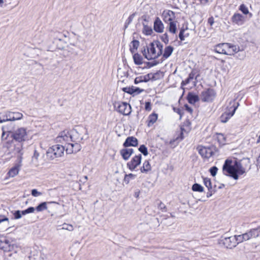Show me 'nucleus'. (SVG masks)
Instances as JSON below:
<instances>
[{
    "instance_id": "obj_1",
    "label": "nucleus",
    "mask_w": 260,
    "mask_h": 260,
    "mask_svg": "<svg viewBox=\"0 0 260 260\" xmlns=\"http://www.w3.org/2000/svg\"><path fill=\"white\" fill-rule=\"evenodd\" d=\"M2 140L4 141V147L9 153H14L21 156L23 144L28 141L29 138V132L26 128L19 127L12 132H5V127H2Z\"/></svg>"
},
{
    "instance_id": "obj_2",
    "label": "nucleus",
    "mask_w": 260,
    "mask_h": 260,
    "mask_svg": "<svg viewBox=\"0 0 260 260\" xmlns=\"http://www.w3.org/2000/svg\"><path fill=\"white\" fill-rule=\"evenodd\" d=\"M163 45L158 41L150 43L143 52V55L148 60L155 59L161 55Z\"/></svg>"
},
{
    "instance_id": "obj_3",
    "label": "nucleus",
    "mask_w": 260,
    "mask_h": 260,
    "mask_svg": "<svg viewBox=\"0 0 260 260\" xmlns=\"http://www.w3.org/2000/svg\"><path fill=\"white\" fill-rule=\"evenodd\" d=\"M161 17L164 22L168 24L167 28L168 31L175 34L177 32V23L175 13L170 10H165L161 14Z\"/></svg>"
},
{
    "instance_id": "obj_4",
    "label": "nucleus",
    "mask_w": 260,
    "mask_h": 260,
    "mask_svg": "<svg viewBox=\"0 0 260 260\" xmlns=\"http://www.w3.org/2000/svg\"><path fill=\"white\" fill-rule=\"evenodd\" d=\"M214 51L219 54L233 55L239 51V47L230 43H223L214 46Z\"/></svg>"
},
{
    "instance_id": "obj_5",
    "label": "nucleus",
    "mask_w": 260,
    "mask_h": 260,
    "mask_svg": "<svg viewBox=\"0 0 260 260\" xmlns=\"http://www.w3.org/2000/svg\"><path fill=\"white\" fill-rule=\"evenodd\" d=\"M191 123L189 120L187 118L180 125V131L177 132L175 134V139L173 141H171L172 143L175 141L180 142L184 138V134H187L191 129Z\"/></svg>"
},
{
    "instance_id": "obj_6",
    "label": "nucleus",
    "mask_w": 260,
    "mask_h": 260,
    "mask_svg": "<svg viewBox=\"0 0 260 260\" xmlns=\"http://www.w3.org/2000/svg\"><path fill=\"white\" fill-rule=\"evenodd\" d=\"M260 235V226L256 228L250 229L247 232L242 234L237 235L236 241L238 242H242L244 241H247L250 239L256 238Z\"/></svg>"
},
{
    "instance_id": "obj_7",
    "label": "nucleus",
    "mask_w": 260,
    "mask_h": 260,
    "mask_svg": "<svg viewBox=\"0 0 260 260\" xmlns=\"http://www.w3.org/2000/svg\"><path fill=\"white\" fill-rule=\"evenodd\" d=\"M216 92L215 90L211 88H207L203 90L200 95L202 101L204 102H211L215 98Z\"/></svg>"
},
{
    "instance_id": "obj_8",
    "label": "nucleus",
    "mask_w": 260,
    "mask_h": 260,
    "mask_svg": "<svg viewBox=\"0 0 260 260\" xmlns=\"http://www.w3.org/2000/svg\"><path fill=\"white\" fill-rule=\"evenodd\" d=\"M232 161L226 159L223 166V171L226 172L234 179H238V175L237 174L236 168L235 166L232 165Z\"/></svg>"
},
{
    "instance_id": "obj_9",
    "label": "nucleus",
    "mask_w": 260,
    "mask_h": 260,
    "mask_svg": "<svg viewBox=\"0 0 260 260\" xmlns=\"http://www.w3.org/2000/svg\"><path fill=\"white\" fill-rule=\"evenodd\" d=\"M239 106V103L236 99H231L228 101L224 105V112H228L234 115L235 112Z\"/></svg>"
},
{
    "instance_id": "obj_10",
    "label": "nucleus",
    "mask_w": 260,
    "mask_h": 260,
    "mask_svg": "<svg viewBox=\"0 0 260 260\" xmlns=\"http://www.w3.org/2000/svg\"><path fill=\"white\" fill-rule=\"evenodd\" d=\"M56 142L67 144L73 142L72 136L68 130L65 129L61 132L56 138Z\"/></svg>"
},
{
    "instance_id": "obj_11",
    "label": "nucleus",
    "mask_w": 260,
    "mask_h": 260,
    "mask_svg": "<svg viewBox=\"0 0 260 260\" xmlns=\"http://www.w3.org/2000/svg\"><path fill=\"white\" fill-rule=\"evenodd\" d=\"M142 155L141 154L136 155L127 163V168L131 171L135 170L140 165Z\"/></svg>"
},
{
    "instance_id": "obj_12",
    "label": "nucleus",
    "mask_w": 260,
    "mask_h": 260,
    "mask_svg": "<svg viewBox=\"0 0 260 260\" xmlns=\"http://www.w3.org/2000/svg\"><path fill=\"white\" fill-rule=\"evenodd\" d=\"M117 111L123 115H129L132 112L131 106L126 102L118 103Z\"/></svg>"
},
{
    "instance_id": "obj_13",
    "label": "nucleus",
    "mask_w": 260,
    "mask_h": 260,
    "mask_svg": "<svg viewBox=\"0 0 260 260\" xmlns=\"http://www.w3.org/2000/svg\"><path fill=\"white\" fill-rule=\"evenodd\" d=\"M197 150L203 158H209L214 154L212 148L210 147L199 146L197 147Z\"/></svg>"
},
{
    "instance_id": "obj_14",
    "label": "nucleus",
    "mask_w": 260,
    "mask_h": 260,
    "mask_svg": "<svg viewBox=\"0 0 260 260\" xmlns=\"http://www.w3.org/2000/svg\"><path fill=\"white\" fill-rule=\"evenodd\" d=\"M64 146L61 145H54L50 148V152L53 154L52 156L54 157H61L64 153Z\"/></svg>"
},
{
    "instance_id": "obj_15",
    "label": "nucleus",
    "mask_w": 260,
    "mask_h": 260,
    "mask_svg": "<svg viewBox=\"0 0 260 260\" xmlns=\"http://www.w3.org/2000/svg\"><path fill=\"white\" fill-rule=\"evenodd\" d=\"M12 248L9 239L6 236H0V249L5 251H10Z\"/></svg>"
},
{
    "instance_id": "obj_16",
    "label": "nucleus",
    "mask_w": 260,
    "mask_h": 260,
    "mask_svg": "<svg viewBox=\"0 0 260 260\" xmlns=\"http://www.w3.org/2000/svg\"><path fill=\"white\" fill-rule=\"evenodd\" d=\"M158 118V114L155 112H152L149 114L146 121V124L147 127H150L153 126L157 122Z\"/></svg>"
},
{
    "instance_id": "obj_17",
    "label": "nucleus",
    "mask_w": 260,
    "mask_h": 260,
    "mask_svg": "<svg viewBox=\"0 0 260 260\" xmlns=\"http://www.w3.org/2000/svg\"><path fill=\"white\" fill-rule=\"evenodd\" d=\"M65 145L64 147H66V152L69 154L76 153L80 149V145L77 143L73 144L71 142H69L67 143Z\"/></svg>"
},
{
    "instance_id": "obj_18",
    "label": "nucleus",
    "mask_w": 260,
    "mask_h": 260,
    "mask_svg": "<svg viewBox=\"0 0 260 260\" xmlns=\"http://www.w3.org/2000/svg\"><path fill=\"white\" fill-rule=\"evenodd\" d=\"M139 142L137 138L134 136H129L126 138L123 144V147H137Z\"/></svg>"
},
{
    "instance_id": "obj_19",
    "label": "nucleus",
    "mask_w": 260,
    "mask_h": 260,
    "mask_svg": "<svg viewBox=\"0 0 260 260\" xmlns=\"http://www.w3.org/2000/svg\"><path fill=\"white\" fill-rule=\"evenodd\" d=\"M213 138L219 146H222L226 143V137L224 134L216 133Z\"/></svg>"
},
{
    "instance_id": "obj_20",
    "label": "nucleus",
    "mask_w": 260,
    "mask_h": 260,
    "mask_svg": "<svg viewBox=\"0 0 260 260\" xmlns=\"http://www.w3.org/2000/svg\"><path fill=\"white\" fill-rule=\"evenodd\" d=\"M119 153L123 159L127 160L134 153V149L128 147H123L120 150Z\"/></svg>"
},
{
    "instance_id": "obj_21",
    "label": "nucleus",
    "mask_w": 260,
    "mask_h": 260,
    "mask_svg": "<svg viewBox=\"0 0 260 260\" xmlns=\"http://www.w3.org/2000/svg\"><path fill=\"white\" fill-rule=\"evenodd\" d=\"M23 114L19 112L9 111L6 114V120L9 121L18 120L22 119Z\"/></svg>"
},
{
    "instance_id": "obj_22",
    "label": "nucleus",
    "mask_w": 260,
    "mask_h": 260,
    "mask_svg": "<svg viewBox=\"0 0 260 260\" xmlns=\"http://www.w3.org/2000/svg\"><path fill=\"white\" fill-rule=\"evenodd\" d=\"M236 236H235L234 237H230L224 239L223 244L226 247L231 249L236 246L237 244L239 243L238 241H236Z\"/></svg>"
},
{
    "instance_id": "obj_23",
    "label": "nucleus",
    "mask_w": 260,
    "mask_h": 260,
    "mask_svg": "<svg viewBox=\"0 0 260 260\" xmlns=\"http://www.w3.org/2000/svg\"><path fill=\"white\" fill-rule=\"evenodd\" d=\"M153 28L155 31L162 33L164 30V25L159 18L156 17L154 22Z\"/></svg>"
},
{
    "instance_id": "obj_24",
    "label": "nucleus",
    "mask_w": 260,
    "mask_h": 260,
    "mask_svg": "<svg viewBox=\"0 0 260 260\" xmlns=\"http://www.w3.org/2000/svg\"><path fill=\"white\" fill-rule=\"evenodd\" d=\"M122 90L124 92H126L129 94H134V93L138 94L143 91V89L134 86L123 87L122 88Z\"/></svg>"
},
{
    "instance_id": "obj_25",
    "label": "nucleus",
    "mask_w": 260,
    "mask_h": 260,
    "mask_svg": "<svg viewBox=\"0 0 260 260\" xmlns=\"http://www.w3.org/2000/svg\"><path fill=\"white\" fill-rule=\"evenodd\" d=\"M231 20L234 23L242 25L244 21V17L240 13H235L232 17Z\"/></svg>"
},
{
    "instance_id": "obj_26",
    "label": "nucleus",
    "mask_w": 260,
    "mask_h": 260,
    "mask_svg": "<svg viewBox=\"0 0 260 260\" xmlns=\"http://www.w3.org/2000/svg\"><path fill=\"white\" fill-rule=\"evenodd\" d=\"M174 48L171 45L167 46L165 49L164 52H162V58L166 59L171 56L173 52Z\"/></svg>"
},
{
    "instance_id": "obj_27",
    "label": "nucleus",
    "mask_w": 260,
    "mask_h": 260,
    "mask_svg": "<svg viewBox=\"0 0 260 260\" xmlns=\"http://www.w3.org/2000/svg\"><path fill=\"white\" fill-rule=\"evenodd\" d=\"M151 77H153V75L152 74H148L145 76H141L137 77L135 78L134 82L135 84H138L143 82H148Z\"/></svg>"
},
{
    "instance_id": "obj_28",
    "label": "nucleus",
    "mask_w": 260,
    "mask_h": 260,
    "mask_svg": "<svg viewBox=\"0 0 260 260\" xmlns=\"http://www.w3.org/2000/svg\"><path fill=\"white\" fill-rule=\"evenodd\" d=\"M232 114L224 112L221 114L219 119L220 122L222 123H226L233 116Z\"/></svg>"
},
{
    "instance_id": "obj_29",
    "label": "nucleus",
    "mask_w": 260,
    "mask_h": 260,
    "mask_svg": "<svg viewBox=\"0 0 260 260\" xmlns=\"http://www.w3.org/2000/svg\"><path fill=\"white\" fill-rule=\"evenodd\" d=\"M151 170V166L149 161L147 160L144 161L140 171L142 173H147Z\"/></svg>"
},
{
    "instance_id": "obj_30",
    "label": "nucleus",
    "mask_w": 260,
    "mask_h": 260,
    "mask_svg": "<svg viewBox=\"0 0 260 260\" xmlns=\"http://www.w3.org/2000/svg\"><path fill=\"white\" fill-rule=\"evenodd\" d=\"M187 100L189 103L194 104L198 101L199 98L198 95L189 92L187 96Z\"/></svg>"
},
{
    "instance_id": "obj_31",
    "label": "nucleus",
    "mask_w": 260,
    "mask_h": 260,
    "mask_svg": "<svg viewBox=\"0 0 260 260\" xmlns=\"http://www.w3.org/2000/svg\"><path fill=\"white\" fill-rule=\"evenodd\" d=\"M19 167L18 166H15L12 168L8 172V176L9 177H14L18 174Z\"/></svg>"
},
{
    "instance_id": "obj_32",
    "label": "nucleus",
    "mask_w": 260,
    "mask_h": 260,
    "mask_svg": "<svg viewBox=\"0 0 260 260\" xmlns=\"http://www.w3.org/2000/svg\"><path fill=\"white\" fill-rule=\"evenodd\" d=\"M139 46V42L138 40H133L130 45V50L132 53H135Z\"/></svg>"
},
{
    "instance_id": "obj_33",
    "label": "nucleus",
    "mask_w": 260,
    "mask_h": 260,
    "mask_svg": "<svg viewBox=\"0 0 260 260\" xmlns=\"http://www.w3.org/2000/svg\"><path fill=\"white\" fill-rule=\"evenodd\" d=\"M237 174L243 175L245 172V169L242 166L240 163H238L237 161L235 163Z\"/></svg>"
},
{
    "instance_id": "obj_34",
    "label": "nucleus",
    "mask_w": 260,
    "mask_h": 260,
    "mask_svg": "<svg viewBox=\"0 0 260 260\" xmlns=\"http://www.w3.org/2000/svg\"><path fill=\"white\" fill-rule=\"evenodd\" d=\"M133 58L135 64L140 65L143 63V58L138 53H135L133 55Z\"/></svg>"
},
{
    "instance_id": "obj_35",
    "label": "nucleus",
    "mask_w": 260,
    "mask_h": 260,
    "mask_svg": "<svg viewBox=\"0 0 260 260\" xmlns=\"http://www.w3.org/2000/svg\"><path fill=\"white\" fill-rule=\"evenodd\" d=\"M136 175L132 173L128 174H125L124 177L123 182L126 184H128L129 183L130 181L134 179L136 177Z\"/></svg>"
},
{
    "instance_id": "obj_36",
    "label": "nucleus",
    "mask_w": 260,
    "mask_h": 260,
    "mask_svg": "<svg viewBox=\"0 0 260 260\" xmlns=\"http://www.w3.org/2000/svg\"><path fill=\"white\" fill-rule=\"evenodd\" d=\"M142 32L145 35L149 36L153 33V30L150 26H149L147 25H145L143 26Z\"/></svg>"
},
{
    "instance_id": "obj_37",
    "label": "nucleus",
    "mask_w": 260,
    "mask_h": 260,
    "mask_svg": "<svg viewBox=\"0 0 260 260\" xmlns=\"http://www.w3.org/2000/svg\"><path fill=\"white\" fill-rule=\"evenodd\" d=\"M47 202H42L36 207V210L38 212H41L47 209Z\"/></svg>"
},
{
    "instance_id": "obj_38",
    "label": "nucleus",
    "mask_w": 260,
    "mask_h": 260,
    "mask_svg": "<svg viewBox=\"0 0 260 260\" xmlns=\"http://www.w3.org/2000/svg\"><path fill=\"white\" fill-rule=\"evenodd\" d=\"M185 29L183 28H182L180 30L179 38L181 41H184L185 38L189 36V34H185Z\"/></svg>"
},
{
    "instance_id": "obj_39",
    "label": "nucleus",
    "mask_w": 260,
    "mask_h": 260,
    "mask_svg": "<svg viewBox=\"0 0 260 260\" xmlns=\"http://www.w3.org/2000/svg\"><path fill=\"white\" fill-rule=\"evenodd\" d=\"M203 182L204 185L208 188V190L212 189V183L210 178L207 177L203 178Z\"/></svg>"
},
{
    "instance_id": "obj_40",
    "label": "nucleus",
    "mask_w": 260,
    "mask_h": 260,
    "mask_svg": "<svg viewBox=\"0 0 260 260\" xmlns=\"http://www.w3.org/2000/svg\"><path fill=\"white\" fill-rule=\"evenodd\" d=\"M192 189L194 191L202 192L204 191L203 187L199 184L195 183L192 186Z\"/></svg>"
},
{
    "instance_id": "obj_41",
    "label": "nucleus",
    "mask_w": 260,
    "mask_h": 260,
    "mask_svg": "<svg viewBox=\"0 0 260 260\" xmlns=\"http://www.w3.org/2000/svg\"><path fill=\"white\" fill-rule=\"evenodd\" d=\"M139 151L145 156L147 155L148 154L147 148L144 145H140L139 148Z\"/></svg>"
},
{
    "instance_id": "obj_42",
    "label": "nucleus",
    "mask_w": 260,
    "mask_h": 260,
    "mask_svg": "<svg viewBox=\"0 0 260 260\" xmlns=\"http://www.w3.org/2000/svg\"><path fill=\"white\" fill-rule=\"evenodd\" d=\"M173 110L175 112L179 115V119H181L184 114L183 109L179 108H173Z\"/></svg>"
},
{
    "instance_id": "obj_43",
    "label": "nucleus",
    "mask_w": 260,
    "mask_h": 260,
    "mask_svg": "<svg viewBox=\"0 0 260 260\" xmlns=\"http://www.w3.org/2000/svg\"><path fill=\"white\" fill-rule=\"evenodd\" d=\"M239 9V10H240L245 15H247L249 13V10L247 7L243 4L240 6Z\"/></svg>"
},
{
    "instance_id": "obj_44",
    "label": "nucleus",
    "mask_w": 260,
    "mask_h": 260,
    "mask_svg": "<svg viewBox=\"0 0 260 260\" xmlns=\"http://www.w3.org/2000/svg\"><path fill=\"white\" fill-rule=\"evenodd\" d=\"M152 104L150 102H145L144 104V109L147 112H150L152 110Z\"/></svg>"
},
{
    "instance_id": "obj_45",
    "label": "nucleus",
    "mask_w": 260,
    "mask_h": 260,
    "mask_svg": "<svg viewBox=\"0 0 260 260\" xmlns=\"http://www.w3.org/2000/svg\"><path fill=\"white\" fill-rule=\"evenodd\" d=\"M35 210V208H34L32 207H30L28 208L27 209H25V210L22 211V215H25L26 214L33 213V212H34Z\"/></svg>"
},
{
    "instance_id": "obj_46",
    "label": "nucleus",
    "mask_w": 260,
    "mask_h": 260,
    "mask_svg": "<svg viewBox=\"0 0 260 260\" xmlns=\"http://www.w3.org/2000/svg\"><path fill=\"white\" fill-rule=\"evenodd\" d=\"M217 171L218 168L215 166L211 167L209 170V171L211 175L213 177H214L216 175Z\"/></svg>"
},
{
    "instance_id": "obj_47",
    "label": "nucleus",
    "mask_w": 260,
    "mask_h": 260,
    "mask_svg": "<svg viewBox=\"0 0 260 260\" xmlns=\"http://www.w3.org/2000/svg\"><path fill=\"white\" fill-rule=\"evenodd\" d=\"M62 229L67 230L69 231H72L74 230V228L72 225L66 223L63 224Z\"/></svg>"
},
{
    "instance_id": "obj_48",
    "label": "nucleus",
    "mask_w": 260,
    "mask_h": 260,
    "mask_svg": "<svg viewBox=\"0 0 260 260\" xmlns=\"http://www.w3.org/2000/svg\"><path fill=\"white\" fill-rule=\"evenodd\" d=\"M22 212L21 213V212L19 210L15 211V212L13 213L14 218L16 219L20 218L22 216Z\"/></svg>"
},
{
    "instance_id": "obj_49",
    "label": "nucleus",
    "mask_w": 260,
    "mask_h": 260,
    "mask_svg": "<svg viewBox=\"0 0 260 260\" xmlns=\"http://www.w3.org/2000/svg\"><path fill=\"white\" fill-rule=\"evenodd\" d=\"M184 110L187 112L188 113H189L191 115H192L193 113V110L187 104H185L184 106Z\"/></svg>"
},
{
    "instance_id": "obj_50",
    "label": "nucleus",
    "mask_w": 260,
    "mask_h": 260,
    "mask_svg": "<svg viewBox=\"0 0 260 260\" xmlns=\"http://www.w3.org/2000/svg\"><path fill=\"white\" fill-rule=\"evenodd\" d=\"M31 194L34 197H38L42 194V193L37 191V189H34L31 190Z\"/></svg>"
},
{
    "instance_id": "obj_51",
    "label": "nucleus",
    "mask_w": 260,
    "mask_h": 260,
    "mask_svg": "<svg viewBox=\"0 0 260 260\" xmlns=\"http://www.w3.org/2000/svg\"><path fill=\"white\" fill-rule=\"evenodd\" d=\"M158 207L162 211H166V210H167V208H166V205L161 202H160Z\"/></svg>"
},
{
    "instance_id": "obj_52",
    "label": "nucleus",
    "mask_w": 260,
    "mask_h": 260,
    "mask_svg": "<svg viewBox=\"0 0 260 260\" xmlns=\"http://www.w3.org/2000/svg\"><path fill=\"white\" fill-rule=\"evenodd\" d=\"M196 74V72L195 70H192L191 72L189 73L188 77L190 80H192L194 78Z\"/></svg>"
},
{
    "instance_id": "obj_53",
    "label": "nucleus",
    "mask_w": 260,
    "mask_h": 260,
    "mask_svg": "<svg viewBox=\"0 0 260 260\" xmlns=\"http://www.w3.org/2000/svg\"><path fill=\"white\" fill-rule=\"evenodd\" d=\"M6 221H9L8 218L6 217L5 215H0V223Z\"/></svg>"
},
{
    "instance_id": "obj_54",
    "label": "nucleus",
    "mask_w": 260,
    "mask_h": 260,
    "mask_svg": "<svg viewBox=\"0 0 260 260\" xmlns=\"http://www.w3.org/2000/svg\"><path fill=\"white\" fill-rule=\"evenodd\" d=\"M214 18L212 17H211L210 18H208V23L211 25L212 26L213 25V24L214 23Z\"/></svg>"
},
{
    "instance_id": "obj_55",
    "label": "nucleus",
    "mask_w": 260,
    "mask_h": 260,
    "mask_svg": "<svg viewBox=\"0 0 260 260\" xmlns=\"http://www.w3.org/2000/svg\"><path fill=\"white\" fill-rule=\"evenodd\" d=\"M190 80H190V79H189V78H188V77H187V78H186L184 81H183L182 82V83H184V84H188V83H189V82H190Z\"/></svg>"
},
{
    "instance_id": "obj_56",
    "label": "nucleus",
    "mask_w": 260,
    "mask_h": 260,
    "mask_svg": "<svg viewBox=\"0 0 260 260\" xmlns=\"http://www.w3.org/2000/svg\"><path fill=\"white\" fill-rule=\"evenodd\" d=\"M7 121H8V120H6V118H5L4 117L2 119L1 116L0 115V123H3V122Z\"/></svg>"
},
{
    "instance_id": "obj_57",
    "label": "nucleus",
    "mask_w": 260,
    "mask_h": 260,
    "mask_svg": "<svg viewBox=\"0 0 260 260\" xmlns=\"http://www.w3.org/2000/svg\"><path fill=\"white\" fill-rule=\"evenodd\" d=\"M256 143H260V135L259 136V137H258L257 140H256Z\"/></svg>"
},
{
    "instance_id": "obj_58",
    "label": "nucleus",
    "mask_w": 260,
    "mask_h": 260,
    "mask_svg": "<svg viewBox=\"0 0 260 260\" xmlns=\"http://www.w3.org/2000/svg\"><path fill=\"white\" fill-rule=\"evenodd\" d=\"M4 3V0H0V5H2Z\"/></svg>"
},
{
    "instance_id": "obj_59",
    "label": "nucleus",
    "mask_w": 260,
    "mask_h": 260,
    "mask_svg": "<svg viewBox=\"0 0 260 260\" xmlns=\"http://www.w3.org/2000/svg\"><path fill=\"white\" fill-rule=\"evenodd\" d=\"M168 41H169V40H168V39H167V43H167L168 42Z\"/></svg>"
}]
</instances>
